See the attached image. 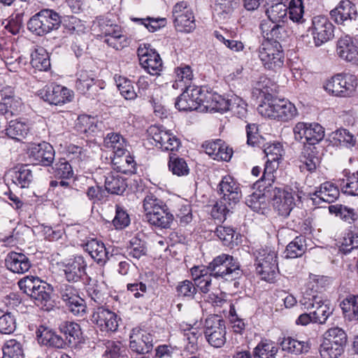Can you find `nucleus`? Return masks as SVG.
<instances>
[{
    "instance_id": "nucleus-1",
    "label": "nucleus",
    "mask_w": 358,
    "mask_h": 358,
    "mask_svg": "<svg viewBox=\"0 0 358 358\" xmlns=\"http://www.w3.org/2000/svg\"><path fill=\"white\" fill-rule=\"evenodd\" d=\"M269 80L264 78L257 83L255 90L259 92V95L264 99L258 107L259 113L264 117L282 122L292 120L298 115L296 106L288 100L279 99L273 97L263 83Z\"/></svg>"
},
{
    "instance_id": "nucleus-2",
    "label": "nucleus",
    "mask_w": 358,
    "mask_h": 358,
    "mask_svg": "<svg viewBox=\"0 0 358 358\" xmlns=\"http://www.w3.org/2000/svg\"><path fill=\"white\" fill-rule=\"evenodd\" d=\"M206 268L215 278L233 280L241 275V264L233 256L222 253L215 257Z\"/></svg>"
},
{
    "instance_id": "nucleus-3",
    "label": "nucleus",
    "mask_w": 358,
    "mask_h": 358,
    "mask_svg": "<svg viewBox=\"0 0 358 358\" xmlns=\"http://www.w3.org/2000/svg\"><path fill=\"white\" fill-rule=\"evenodd\" d=\"M347 334L338 327L329 328L323 335V341L320 347L322 358H338L344 352L347 343Z\"/></svg>"
},
{
    "instance_id": "nucleus-4",
    "label": "nucleus",
    "mask_w": 358,
    "mask_h": 358,
    "mask_svg": "<svg viewBox=\"0 0 358 358\" xmlns=\"http://www.w3.org/2000/svg\"><path fill=\"white\" fill-rule=\"evenodd\" d=\"M277 252L268 248H262L257 251L255 259L257 274L262 280L273 283L278 270Z\"/></svg>"
},
{
    "instance_id": "nucleus-5",
    "label": "nucleus",
    "mask_w": 358,
    "mask_h": 358,
    "mask_svg": "<svg viewBox=\"0 0 358 358\" xmlns=\"http://www.w3.org/2000/svg\"><path fill=\"white\" fill-rule=\"evenodd\" d=\"M61 24L59 14L52 10L44 9L32 16L27 23L28 29L38 36H43L57 29Z\"/></svg>"
},
{
    "instance_id": "nucleus-6",
    "label": "nucleus",
    "mask_w": 358,
    "mask_h": 358,
    "mask_svg": "<svg viewBox=\"0 0 358 358\" xmlns=\"http://www.w3.org/2000/svg\"><path fill=\"white\" fill-rule=\"evenodd\" d=\"M357 79L349 73L336 74L326 80L323 87L329 94L338 97H350L356 91Z\"/></svg>"
},
{
    "instance_id": "nucleus-7",
    "label": "nucleus",
    "mask_w": 358,
    "mask_h": 358,
    "mask_svg": "<svg viewBox=\"0 0 358 358\" xmlns=\"http://www.w3.org/2000/svg\"><path fill=\"white\" fill-rule=\"evenodd\" d=\"M293 133L296 141L303 143V146L316 147L321 148L319 143L324 137V129L317 122H297Z\"/></svg>"
},
{
    "instance_id": "nucleus-8",
    "label": "nucleus",
    "mask_w": 358,
    "mask_h": 358,
    "mask_svg": "<svg viewBox=\"0 0 358 358\" xmlns=\"http://www.w3.org/2000/svg\"><path fill=\"white\" fill-rule=\"evenodd\" d=\"M258 56L266 69L276 71L284 66L285 53L279 43L263 41Z\"/></svg>"
},
{
    "instance_id": "nucleus-9",
    "label": "nucleus",
    "mask_w": 358,
    "mask_h": 358,
    "mask_svg": "<svg viewBox=\"0 0 358 358\" xmlns=\"http://www.w3.org/2000/svg\"><path fill=\"white\" fill-rule=\"evenodd\" d=\"M225 322L217 315H209L204 324V335L208 343L214 348H221L226 343Z\"/></svg>"
},
{
    "instance_id": "nucleus-10",
    "label": "nucleus",
    "mask_w": 358,
    "mask_h": 358,
    "mask_svg": "<svg viewBox=\"0 0 358 358\" xmlns=\"http://www.w3.org/2000/svg\"><path fill=\"white\" fill-rule=\"evenodd\" d=\"M272 204L278 215L287 217L295 206V192L289 186L275 187L273 189Z\"/></svg>"
},
{
    "instance_id": "nucleus-11",
    "label": "nucleus",
    "mask_w": 358,
    "mask_h": 358,
    "mask_svg": "<svg viewBox=\"0 0 358 358\" xmlns=\"http://www.w3.org/2000/svg\"><path fill=\"white\" fill-rule=\"evenodd\" d=\"M59 296L66 309L75 316L83 317L86 313V305L73 285L65 284L61 286Z\"/></svg>"
},
{
    "instance_id": "nucleus-12",
    "label": "nucleus",
    "mask_w": 358,
    "mask_h": 358,
    "mask_svg": "<svg viewBox=\"0 0 358 358\" xmlns=\"http://www.w3.org/2000/svg\"><path fill=\"white\" fill-rule=\"evenodd\" d=\"M308 31L317 47L330 41L334 36V26L327 16L322 15L313 17Z\"/></svg>"
},
{
    "instance_id": "nucleus-13",
    "label": "nucleus",
    "mask_w": 358,
    "mask_h": 358,
    "mask_svg": "<svg viewBox=\"0 0 358 358\" xmlns=\"http://www.w3.org/2000/svg\"><path fill=\"white\" fill-rule=\"evenodd\" d=\"M52 169L55 180L50 181V186L57 189V193L65 189L71 192L72 188L68 180L73 178L74 174L72 166L69 162L64 158H61L55 164Z\"/></svg>"
},
{
    "instance_id": "nucleus-14",
    "label": "nucleus",
    "mask_w": 358,
    "mask_h": 358,
    "mask_svg": "<svg viewBox=\"0 0 358 358\" xmlns=\"http://www.w3.org/2000/svg\"><path fill=\"white\" fill-rule=\"evenodd\" d=\"M196 92L201 106L207 110L223 113L230 110V100L216 92L208 91L207 87H201Z\"/></svg>"
},
{
    "instance_id": "nucleus-15",
    "label": "nucleus",
    "mask_w": 358,
    "mask_h": 358,
    "mask_svg": "<svg viewBox=\"0 0 358 358\" xmlns=\"http://www.w3.org/2000/svg\"><path fill=\"white\" fill-rule=\"evenodd\" d=\"M147 132L148 136L155 142V145L163 150L176 151L180 147V140L162 127L151 125Z\"/></svg>"
},
{
    "instance_id": "nucleus-16",
    "label": "nucleus",
    "mask_w": 358,
    "mask_h": 358,
    "mask_svg": "<svg viewBox=\"0 0 358 358\" xmlns=\"http://www.w3.org/2000/svg\"><path fill=\"white\" fill-rule=\"evenodd\" d=\"M137 55L141 66L151 75H157L162 69V61L155 50L150 44H141Z\"/></svg>"
},
{
    "instance_id": "nucleus-17",
    "label": "nucleus",
    "mask_w": 358,
    "mask_h": 358,
    "mask_svg": "<svg viewBox=\"0 0 358 358\" xmlns=\"http://www.w3.org/2000/svg\"><path fill=\"white\" fill-rule=\"evenodd\" d=\"M153 335L139 327L133 328L129 335V349L136 354L145 355L153 348Z\"/></svg>"
},
{
    "instance_id": "nucleus-18",
    "label": "nucleus",
    "mask_w": 358,
    "mask_h": 358,
    "mask_svg": "<svg viewBox=\"0 0 358 358\" xmlns=\"http://www.w3.org/2000/svg\"><path fill=\"white\" fill-rule=\"evenodd\" d=\"M87 262L82 255H76L62 262V270L65 279L70 282H77L86 275Z\"/></svg>"
},
{
    "instance_id": "nucleus-19",
    "label": "nucleus",
    "mask_w": 358,
    "mask_h": 358,
    "mask_svg": "<svg viewBox=\"0 0 358 358\" xmlns=\"http://www.w3.org/2000/svg\"><path fill=\"white\" fill-rule=\"evenodd\" d=\"M41 98L50 104L63 105L72 101L73 93L66 87L51 84L45 85L39 92Z\"/></svg>"
},
{
    "instance_id": "nucleus-20",
    "label": "nucleus",
    "mask_w": 358,
    "mask_h": 358,
    "mask_svg": "<svg viewBox=\"0 0 358 358\" xmlns=\"http://www.w3.org/2000/svg\"><path fill=\"white\" fill-rule=\"evenodd\" d=\"M29 160L34 164L50 166L55 158V150L48 143H31L27 148Z\"/></svg>"
},
{
    "instance_id": "nucleus-21",
    "label": "nucleus",
    "mask_w": 358,
    "mask_h": 358,
    "mask_svg": "<svg viewBox=\"0 0 358 358\" xmlns=\"http://www.w3.org/2000/svg\"><path fill=\"white\" fill-rule=\"evenodd\" d=\"M76 88L81 94L94 99L99 91L104 88V82L97 79L92 73L82 71L76 80Z\"/></svg>"
},
{
    "instance_id": "nucleus-22",
    "label": "nucleus",
    "mask_w": 358,
    "mask_h": 358,
    "mask_svg": "<svg viewBox=\"0 0 358 358\" xmlns=\"http://www.w3.org/2000/svg\"><path fill=\"white\" fill-rule=\"evenodd\" d=\"M101 176L104 178L105 189L107 193L122 194L126 189L127 186L126 180L117 172L106 173L101 169L96 170L94 175L96 183H101Z\"/></svg>"
},
{
    "instance_id": "nucleus-23",
    "label": "nucleus",
    "mask_w": 358,
    "mask_h": 358,
    "mask_svg": "<svg viewBox=\"0 0 358 358\" xmlns=\"http://www.w3.org/2000/svg\"><path fill=\"white\" fill-rule=\"evenodd\" d=\"M92 321L101 331L115 332L118 328V318L116 313L102 306L98 307L94 311Z\"/></svg>"
},
{
    "instance_id": "nucleus-24",
    "label": "nucleus",
    "mask_w": 358,
    "mask_h": 358,
    "mask_svg": "<svg viewBox=\"0 0 358 358\" xmlns=\"http://www.w3.org/2000/svg\"><path fill=\"white\" fill-rule=\"evenodd\" d=\"M320 148L303 146L299 158V168L302 173L315 172L321 163Z\"/></svg>"
},
{
    "instance_id": "nucleus-25",
    "label": "nucleus",
    "mask_w": 358,
    "mask_h": 358,
    "mask_svg": "<svg viewBox=\"0 0 358 358\" xmlns=\"http://www.w3.org/2000/svg\"><path fill=\"white\" fill-rule=\"evenodd\" d=\"M204 152L215 160L228 162L232 157L233 150L222 140L206 141L202 144Z\"/></svg>"
},
{
    "instance_id": "nucleus-26",
    "label": "nucleus",
    "mask_w": 358,
    "mask_h": 358,
    "mask_svg": "<svg viewBox=\"0 0 358 358\" xmlns=\"http://www.w3.org/2000/svg\"><path fill=\"white\" fill-rule=\"evenodd\" d=\"M220 193L224 201H227L229 206L237 203L241 196V191L239 184L230 176L222 178L219 184Z\"/></svg>"
},
{
    "instance_id": "nucleus-27",
    "label": "nucleus",
    "mask_w": 358,
    "mask_h": 358,
    "mask_svg": "<svg viewBox=\"0 0 358 358\" xmlns=\"http://www.w3.org/2000/svg\"><path fill=\"white\" fill-rule=\"evenodd\" d=\"M331 19L338 24L355 20L357 12L355 5L350 0H342L338 6L330 11Z\"/></svg>"
},
{
    "instance_id": "nucleus-28",
    "label": "nucleus",
    "mask_w": 358,
    "mask_h": 358,
    "mask_svg": "<svg viewBox=\"0 0 358 358\" xmlns=\"http://www.w3.org/2000/svg\"><path fill=\"white\" fill-rule=\"evenodd\" d=\"M336 52L339 57L346 62L358 64V45L350 36H345L339 38Z\"/></svg>"
},
{
    "instance_id": "nucleus-29",
    "label": "nucleus",
    "mask_w": 358,
    "mask_h": 358,
    "mask_svg": "<svg viewBox=\"0 0 358 358\" xmlns=\"http://www.w3.org/2000/svg\"><path fill=\"white\" fill-rule=\"evenodd\" d=\"M36 338L39 344L56 348H64L66 342L55 331L45 325H40L36 331Z\"/></svg>"
},
{
    "instance_id": "nucleus-30",
    "label": "nucleus",
    "mask_w": 358,
    "mask_h": 358,
    "mask_svg": "<svg viewBox=\"0 0 358 358\" xmlns=\"http://www.w3.org/2000/svg\"><path fill=\"white\" fill-rule=\"evenodd\" d=\"M192 280L197 290L202 294H208L212 287L213 275L203 266H193L190 269Z\"/></svg>"
},
{
    "instance_id": "nucleus-31",
    "label": "nucleus",
    "mask_w": 358,
    "mask_h": 358,
    "mask_svg": "<svg viewBox=\"0 0 358 358\" xmlns=\"http://www.w3.org/2000/svg\"><path fill=\"white\" fill-rule=\"evenodd\" d=\"M213 36L232 52H239L245 49L244 43L236 39L237 35L233 30L220 28V30H215Z\"/></svg>"
},
{
    "instance_id": "nucleus-32",
    "label": "nucleus",
    "mask_w": 358,
    "mask_h": 358,
    "mask_svg": "<svg viewBox=\"0 0 358 358\" xmlns=\"http://www.w3.org/2000/svg\"><path fill=\"white\" fill-rule=\"evenodd\" d=\"M5 265L8 270L16 273H24L28 271L31 266L27 256L16 252H10L7 255Z\"/></svg>"
},
{
    "instance_id": "nucleus-33",
    "label": "nucleus",
    "mask_w": 358,
    "mask_h": 358,
    "mask_svg": "<svg viewBox=\"0 0 358 358\" xmlns=\"http://www.w3.org/2000/svg\"><path fill=\"white\" fill-rule=\"evenodd\" d=\"M84 249L100 266H104L108 260V252L101 241L92 238L85 244Z\"/></svg>"
},
{
    "instance_id": "nucleus-34",
    "label": "nucleus",
    "mask_w": 358,
    "mask_h": 358,
    "mask_svg": "<svg viewBox=\"0 0 358 358\" xmlns=\"http://www.w3.org/2000/svg\"><path fill=\"white\" fill-rule=\"evenodd\" d=\"M112 164L116 172L124 174H132L136 172V163L133 156L127 150L124 154L114 155Z\"/></svg>"
},
{
    "instance_id": "nucleus-35",
    "label": "nucleus",
    "mask_w": 358,
    "mask_h": 358,
    "mask_svg": "<svg viewBox=\"0 0 358 358\" xmlns=\"http://www.w3.org/2000/svg\"><path fill=\"white\" fill-rule=\"evenodd\" d=\"M30 131V123L24 118L12 120L6 129V135L15 140L21 141L24 138Z\"/></svg>"
},
{
    "instance_id": "nucleus-36",
    "label": "nucleus",
    "mask_w": 358,
    "mask_h": 358,
    "mask_svg": "<svg viewBox=\"0 0 358 358\" xmlns=\"http://www.w3.org/2000/svg\"><path fill=\"white\" fill-rule=\"evenodd\" d=\"M260 27L264 38V41L280 43V41L287 36L285 27L279 24L278 22L263 23Z\"/></svg>"
},
{
    "instance_id": "nucleus-37",
    "label": "nucleus",
    "mask_w": 358,
    "mask_h": 358,
    "mask_svg": "<svg viewBox=\"0 0 358 358\" xmlns=\"http://www.w3.org/2000/svg\"><path fill=\"white\" fill-rule=\"evenodd\" d=\"M342 176L338 180L342 192L348 195L358 196V171L352 172L345 169L342 171Z\"/></svg>"
},
{
    "instance_id": "nucleus-38",
    "label": "nucleus",
    "mask_w": 358,
    "mask_h": 358,
    "mask_svg": "<svg viewBox=\"0 0 358 358\" xmlns=\"http://www.w3.org/2000/svg\"><path fill=\"white\" fill-rule=\"evenodd\" d=\"M148 221L152 225L167 229L170 227L171 222L174 218V215L169 210L166 205L157 208L155 212L149 213L146 215Z\"/></svg>"
},
{
    "instance_id": "nucleus-39",
    "label": "nucleus",
    "mask_w": 358,
    "mask_h": 358,
    "mask_svg": "<svg viewBox=\"0 0 358 358\" xmlns=\"http://www.w3.org/2000/svg\"><path fill=\"white\" fill-rule=\"evenodd\" d=\"M59 331L62 333L69 345L74 346L80 343L83 339V332L80 324L75 322L65 321L59 325Z\"/></svg>"
},
{
    "instance_id": "nucleus-40",
    "label": "nucleus",
    "mask_w": 358,
    "mask_h": 358,
    "mask_svg": "<svg viewBox=\"0 0 358 358\" xmlns=\"http://www.w3.org/2000/svg\"><path fill=\"white\" fill-rule=\"evenodd\" d=\"M36 289H34L30 294V298L34 300V303L45 310H49L52 308V304L51 301L50 294L48 291L49 288L47 285L41 281Z\"/></svg>"
},
{
    "instance_id": "nucleus-41",
    "label": "nucleus",
    "mask_w": 358,
    "mask_h": 358,
    "mask_svg": "<svg viewBox=\"0 0 358 358\" xmlns=\"http://www.w3.org/2000/svg\"><path fill=\"white\" fill-rule=\"evenodd\" d=\"M0 58L7 66L13 65L15 63L20 64L22 62V56L20 55L14 44L4 40L0 41Z\"/></svg>"
},
{
    "instance_id": "nucleus-42",
    "label": "nucleus",
    "mask_w": 358,
    "mask_h": 358,
    "mask_svg": "<svg viewBox=\"0 0 358 358\" xmlns=\"http://www.w3.org/2000/svg\"><path fill=\"white\" fill-rule=\"evenodd\" d=\"M344 318L349 322L358 321V295L349 294L340 303Z\"/></svg>"
},
{
    "instance_id": "nucleus-43",
    "label": "nucleus",
    "mask_w": 358,
    "mask_h": 358,
    "mask_svg": "<svg viewBox=\"0 0 358 358\" xmlns=\"http://www.w3.org/2000/svg\"><path fill=\"white\" fill-rule=\"evenodd\" d=\"M30 64L35 71H48L50 69L48 52L43 47H38L31 54Z\"/></svg>"
},
{
    "instance_id": "nucleus-44",
    "label": "nucleus",
    "mask_w": 358,
    "mask_h": 358,
    "mask_svg": "<svg viewBox=\"0 0 358 358\" xmlns=\"http://www.w3.org/2000/svg\"><path fill=\"white\" fill-rule=\"evenodd\" d=\"M266 10V15L271 22L283 21L287 14V6L279 0H268Z\"/></svg>"
},
{
    "instance_id": "nucleus-45",
    "label": "nucleus",
    "mask_w": 358,
    "mask_h": 358,
    "mask_svg": "<svg viewBox=\"0 0 358 358\" xmlns=\"http://www.w3.org/2000/svg\"><path fill=\"white\" fill-rule=\"evenodd\" d=\"M127 140L117 132H110L103 138V145L113 150L114 155L124 154L127 151Z\"/></svg>"
},
{
    "instance_id": "nucleus-46",
    "label": "nucleus",
    "mask_w": 358,
    "mask_h": 358,
    "mask_svg": "<svg viewBox=\"0 0 358 358\" xmlns=\"http://www.w3.org/2000/svg\"><path fill=\"white\" fill-rule=\"evenodd\" d=\"M196 90L192 91L191 94L188 92L181 94L177 99L175 106L179 110H196L199 106H201V102L199 101L198 94Z\"/></svg>"
},
{
    "instance_id": "nucleus-47",
    "label": "nucleus",
    "mask_w": 358,
    "mask_h": 358,
    "mask_svg": "<svg viewBox=\"0 0 358 358\" xmlns=\"http://www.w3.org/2000/svg\"><path fill=\"white\" fill-rule=\"evenodd\" d=\"M316 197L327 203L335 201L340 195V192L336 185L331 182H325L320 185L319 189L314 194Z\"/></svg>"
},
{
    "instance_id": "nucleus-48",
    "label": "nucleus",
    "mask_w": 358,
    "mask_h": 358,
    "mask_svg": "<svg viewBox=\"0 0 358 358\" xmlns=\"http://www.w3.org/2000/svg\"><path fill=\"white\" fill-rule=\"evenodd\" d=\"M288 224L290 229L301 234H310L313 230V220L304 217L302 210Z\"/></svg>"
},
{
    "instance_id": "nucleus-49",
    "label": "nucleus",
    "mask_w": 358,
    "mask_h": 358,
    "mask_svg": "<svg viewBox=\"0 0 358 358\" xmlns=\"http://www.w3.org/2000/svg\"><path fill=\"white\" fill-rule=\"evenodd\" d=\"M278 348L271 340H262L253 350L254 358H275Z\"/></svg>"
},
{
    "instance_id": "nucleus-50",
    "label": "nucleus",
    "mask_w": 358,
    "mask_h": 358,
    "mask_svg": "<svg viewBox=\"0 0 358 358\" xmlns=\"http://www.w3.org/2000/svg\"><path fill=\"white\" fill-rule=\"evenodd\" d=\"M329 211L331 214H334L336 217L350 224L354 223L358 220V214L354 208L342 204L329 206Z\"/></svg>"
},
{
    "instance_id": "nucleus-51",
    "label": "nucleus",
    "mask_w": 358,
    "mask_h": 358,
    "mask_svg": "<svg viewBox=\"0 0 358 358\" xmlns=\"http://www.w3.org/2000/svg\"><path fill=\"white\" fill-rule=\"evenodd\" d=\"M239 7V0H216L214 10L222 19L229 18Z\"/></svg>"
},
{
    "instance_id": "nucleus-52",
    "label": "nucleus",
    "mask_w": 358,
    "mask_h": 358,
    "mask_svg": "<svg viewBox=\"0 0 358 358\" xmlns=\"http://www.w3.org/2000/svg\"><path fill=\"white\" fill-rule=\"evenodd\" d=\"M116 85L121 95L127 100H134L138 97L132 82L127 78L122 76H115Z\"/></svg>"
},
{
    "instance_id": "nucleus-53",
    "label": "nucleus",
    "mask_w": 358,
    "mask_h": 358,
    "mask_svg": "<svg viewBox=\"0 0 358 358\" xmlns=\"http://www.w3.org/2000/svg\"><path fill=\"white\" fill-rule=\"evenodd\" d=\"M174 26L178 31L187 33L192 31L196 27L192 11H186L183 15H177L176 17H174Z\"/></svg>"
},
{
    "instance_id": "nucleus-54",
    "label": "nucleus",
    "mask_w": 358,
    "mask_h": 358,
    "mask_svg": "<svg viewBox=\"0 0 358 358\" xmlns=\"http://www.w3.org/2000/svg\"><path fill=\"white\" fill-rule=\"evenodd\" d=\"M96 120L94 117L81 115L78 116L75 129L79 134H85L88 136L96 130L97 124Z\"/></svg>"
},
{
    "instance_id": "nucleus-55",
    "label": "nucleus",
    "mask_w": 358,
    "mask_h": 358,
    "mask_svg": "<svg viewBox=\"0 0 358 358\" xmlns=\"http://www.w3.org/2000/svg\"><path fill=\"white\" fill-rule=\"evenodd\" d=\"M358 249V229L349 230L345 234L339 245V250L348 254L353 250Z\"/></svg>"
},
{
    "instance_id": "nucleus-56",
    "label": "nucleus",
    "mask_w": 358,
    "mask_h": 358,
    "mask_svg": "<svg viewBox=\"0 0 358 358\" xmlns=\"http://www.w3.org/2000/svg\"><path fill=\"white\" fill-rule=\"evenodd\" d=\"M183 336L187 342L185 347V350L190 354L195 353L199 349V339L201 338V331L196 328L191 327L185 330Z\"/></svg>"
},
{
    "instance_id": "nucleus-57",
    "label": "nucleus",
    "mask_w": 358,
    "mask_h": 358,
    "mask_svg": "<svg viewBox=\"0 0 358 358\" xmlns=\"http://www.w3.org/2000/svg\"><path fill=\"white\" fill-rule=\"evenodd\" d=\"M307 250L306 239L300 236H296L286 247V257L288 258H296L301 257Z\"/></svg>"
},
{
    "instance_id": "nucleus-58",
    "label": "nucleus",
    "mask_w": 358,
    "mask_h": 358,
    "mask_svg": "<svg viewBox=\"0 0 358 358\" xmlns=\"http://www.w3.org/2000/svg\"><path fill=\"white\" fill-rule=\"evenodd\" d=\"M23 108L22 99L17 98L0 101V115H15L19 114Z\"/></svg>"
},
{
    "instance_id": "nucleus-59",
    "label": "nucleus",
    "mask_w": 358,
    "mask_h": 358,
    "mask_svg": "<svg viewBox=\"0 0 358 358\" xmlns=\"http://www.w3.org/2000/svg\"><path fill=\"white\" fill-rule=\"evenodd\" d=\"M314 310L311 312L312 317H313V323L324 324L332 313L330 310L329 305L326 301L320 299V303L315 305Z\"/></svg>"
},
{
    "instance_id": "nucleus-60",
    "label": "nucleus",
    "mask_w": 358,
    "mask_h": 358,
    "mask_svg": "<svg viewBox=\"0 0 358 358\" xmlns=\"http://www.w3.org/2000/svg\"><path fill=\"white\" fill-rule=\"evenodd\" d=\"M22 346L15 339L7 341L3 347L2 358H23Z\"/></svg>"
},
{
    "instance_id": "nucleus-61",
    "label": "nucleus",
    "mask_w": 358,
    "mask_h": 358,
    "mask_svg": "<svg viewBox=\"0 0 358 358\" xmlns=\"http://www.w3.org/2000/svg\"><path fill=\"white\" fill-rule=\"evenodd\" d=\"M12 177L13 181L22 188L28 187L33 179L32 172L27 165L22 166Z\"/></svg>"
},
{
    "instance_id": "nucleus-62",
    "label": "nucleus",
    "mask_w": 358,
    "mask_h": 358,
    "mask_svg": "<svg viewBox=\"0 0 358 358\" xmlns=\"http://www.w3.org/2000/svg\"><path fill=\"white\" fill-rule=\"evenodd\" d=\"M168 165L172 173L178 176H187L189 172L186 161L179 157L170 156Z\"/></svg>"
},
{
    "instance_id": "nucleus-63",
    "label": "nucleus",
    "mask_w": 358,
    "mask_h": 358,
    "mask_svg": "<svg viewBox=\"0 0 358 358\" xmlns=\"http://www.w3.org/2000/svg\"><path fill=\"white\" fill-rule=\"evenodd\" d=\"M332 141L336 145L345 144L347 146H354L356 139L347 129H339L331 134Z\"/></svg>"
},
{
    "instance_id": "nucleus-64",
    "label": "nucleus",
    "mask_w": 358,
    "mask_h": 358,
    "mask_svg": "<svg viewBox=\"0 0 358 358\" xmlns=\"http://www.w3.org/2000/svg\"><path fill=\"white\" fill-rule=\"evenodd\" d=\"M97 26L101 34L103 35L105 38L114 37L124 32L121 26L112 24L108 20H101L98 22Z\"/></svg>"
}]
</instances>
